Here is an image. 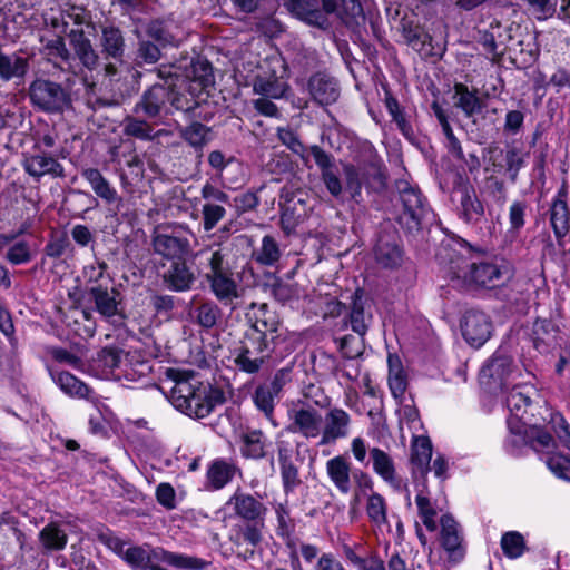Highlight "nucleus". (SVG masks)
Masks as SVG:
<instances>
[{
	"label": "nucleus",
	"mask_w": 570,
	"mask_h": 570,
	"mask_svg": "<svg viewBox=\"0 0 570 570\" xmlns=\"http://www.w3.org/2000/svg\"><path fill=\"white\" fill-rule=\"evenodd\" d=\"M438 258L448 275L463 284L493 288L509 277V269L504 265L480 257L465 242L442 245Z\"/></svg>",
	"instance_id": "nucleus-1"
},
{
	"label": "nucleus",
	"mask_w": 570,
	"mask_h": 570,
	"mask_svg": "<svg viewBox=\"0 0 570 570\" xmlns=\"http://www.w3.org/2000/svg\"><path fill=\"white\" fill-rule=\"evenodd\" d=\"M169 375L173 379L169 400L177 410L190 417H207L215 406L225 402L224 392L218 387L189 379L175 370H169Z\"/></svg>",
	"instance_id": "nucleus-2"
},
{
	"label": "nucleus",
	"mask_w": 570,
	"mask_h": 570,
	"mask_svg": "<svg viewBox=\"0 0 570 570\" xmlns=\"http://www.w3.org/2000/svg\"><path fill=\"white\" fill-rule=\"evenodd\" d=\"M227 505L244 522L234 528L232 541L235 544L247 543L253 548L259 546L264 538L263 532L268 513V508L262 498L238 488L227 501Z\"/></svg>",
	"instance_id": "nucleus-3"
},
{
	"label": "nucleus",
	"mask_w": 570,
	"mask_h": 570,
	"mask_svg": "<svg viewBox=\"0 0 570 570\" xmlns=\"http://www.w3.org/2000/svg\"><path fill=\"white\" fill-rule=\"evenodd\" d=\"M401 203L397 223L409 234L420 232L431 215V208L421 190L406 180H397Z\"/></svg>",
	"instance_id": "nucleus-4"
},
{
	"label": "nucleus",
	"mask_w": 570,
	"mask_h": 570,
	"mask_svg": "<svg viewBox=\"0 0 570 570\" xmlns=\"http://www.w3.org/2000/svg\"><path fill=\"white\" fill-rule=\"evenodd\" d=\"M198 255L206 257L208 271L204 277L214 296L225 305L232 304L235 298L239 297V293L238 285L225 261V255L220 249H204Z\"/></svg>",
	"instance_id": "nucleus-5"
},
{
	"label": "nucleus",
	"mask_w": 570,
	"mask_h": 570,
	"mask_svg": "<svg viewBox=\"0 0 570 570\" xmlns=\"http://www.w3.org/2000/svg\"><path fill=\"white\" fill-rule=\"evenodd\" d=\"M248 327L244 334L275 348L281 336L282 322L278 314L266 303H250L245 313Z\"/></svg>",
	"instance_id": "nucleus-6"
},
{
	"label": "nucleus",
	"mask_w": 570,
	"mask_h": 570,
	"mask_svg": "<svg viewBox=\"0 0 570 570\" xmlns=\"http://www.w3.org/2000/svg\"><path fill=\"white\" fill-rule=\"evenodd\" d=\"M33 106L46 112H62L71 107L70 92L60 83L47 79H36L29 87Z\"/></svg>",
	"instance_id": "nucleus-7"
},
{
	"label": "nucleus",
	"mask_w": 570,
	"mask_h": 570,
	"mask_svg": "<svg viewBox=\"0 0 570 570\" xmlns=\"http://www.w3.org/2000/svg\"><path fill=\"white\" fill-rule=\"evenodd\" d=\"M274 347L243 334L237 347L234 350L235 366L247 374H256L261 371Z\"/></svg>",
	"instance_id": "nucleus-8"
},
{
	"label": "nucleus",
	"mask_w": 570,
	"mask_h": 570,
	"mask_svg": "<svg viewBox=\"0 0 570 570\" xmlns=\"http://www.w3.org/2000/svg\"><path fill=\"white\" fill-rule=\"evenodd\" d=\"M187 234H190L189 229L183 226L174 228L170 233L166 230L155 233L151 239L155 254L170 263L186 258L191 249Z\"/></svg>",
	"instance_id": "nucleus-9"
},
{
	"label": "nucleus",
	"mask_w": 570,
	"mask_h": 570,
	"mask_svg": "<svg viewBox=\"0 0 570 570\" xmlns=\"http://www.w3.org/2000/svg\"><path fill=\"white\" fill-rule=\"evenodd\" d=\"M169 100L170 86L154 83L141 94L132 111L146 119H160L171 114Z\"/></svg>",
	"instance_id": "nucleus-10"
},
{
	"label": "nucleus",
	"mask_w": 570,
	"mask_h": 570,
	"mask_svg": "<svg viewBox=\"0 0 570 570\" xmlns=\"http://www.w3.org/2000/svg\"><path fill=\"white\" fill-rule=\"evenodd\" d=\"M461 331L471 346L481 347L491 336L492 322L485 313L470 309L462 317Z\"/></svg>",
	"instance_id": "nucleus-11"
},
{
	"label": "nucleus",
	"mask_w": 570,
	"mask_h": 570,
	"mask_svg": "<svg viewBox=\"0 0 570 570\" xmlns=\"http://www.w3.org/2000/svg\"><path fill=\"white\" fill-rule=\"evenodd\" d=\"M164 286L176 293H185L193 288L197 275L186 259L171 262L161 275Z\"/></svg>",
	"instance_id": "nucleus-12"
},
{
	"label": "nucleus",
	"mask_w": 570,
	"mask_h": 570,
	"mask_svg": "<svg viewBox=\"0 0 570 570\" xmlns=\"http://www.w3.org/2000/svg\"><path fill=\"white\" fill-rule=\"evenodd\" d=\"M95 311L104 318L110 320L115 316L124 317L121 312V293L117 288H108L101 284L94 285L88 289Z\"/></svg>",
	"instance_id": "nucleus-13"
},
{
	"label": "nucleus",
	"mask_w": 570,
	"mask_h": 570,
	"mask_svg": "<svg viewBox=\"0 0 570 570\" xmlns=\"http://www.w3.org/2000/svg\"><path fill=\"white\" fill-rule=\"evenodd\" d=\"M98 41L105 59L124 62L127 46L124 31L118 26L101 24Z\"/></svg>",
	"instance_id": "nucleus-14"
},
{
	"label": "nucleus",
	"mask_w": 570,
	"mask_h": 570,
	"mask_svg": "<svg viewBox=\"0 0 570 570\" xmlns=\"http://www.w3.org/2000/svg\"><path fill=\"white\" fill-rule=\"evenodd\" d=\"M311 209L307 198L302 193L293 194L282 207V229L287 235L294 233L296 227L307 218Z\"/></svg>",
	"instance_id": "nucleus-15"
},
{
	"label": "nucleus",
	"mask_w": 570,
	"mask_h": 570,
	"mask_svg": "<svg viewBox=\"0 0 570 570\" xmlns=\"http://www.w3.org/2000/svg\"><path fill=\"white\" fill-rule=\"evenodd\" d=\"M374 257L377 264L385 268H395L403 261V249L396 233L383 232L379 235L374 247Z\"/></svg>",
	"instance_id": "nucleus-16"
},
{
	"label": "nucleus",
	"mask_w": 570,
	"mask_h": 570,
	"mask_svg": "<svg viewBox=\"0 0 570 570\" xmlns=\"http://www.w3.org/2000/svg\"><path fill=\"white\" fill-rule=\"evenodd\" d=\"M549 220L559 245H563L562 239L570 232V210L567 204V191L559 189L553 197L550 209Z\"/></svg>",
	"instance_id": "nucleus-17"
},
{
	"label": "nucleus",
	"mask_w": 570,
	"mask_h": 570,
	"mask_svg": "<svg viewBox=\"0 0 570 570\" xmlns=\"http://www.w3.org/2000/svg\"><path fill=\"white\" fill-rule=\"evenodd\" d=\"M351 417L343 409H331L325 415V424L321 431L320 445H328L335 443L338 439H343L348 434Z\"/></svg>",
	"instance_id": "nucleus-18"
},
{
	"label": "nucleus",
	"mask_w": 570,
	"mask_h": 570,
	"mask_svg": "<svg viewBox=\"0 0 570 570\" xmlns=\"http://www.w3.org/2000/svg\"><path fill=\"white\" fill-rule=\"evenodd\" d=\"M308 91L316 104L328 106L337 101L341 88L335 78L318 72L309 78Z\"/></svg>",
	"instance_id": "nucleus-19"
},
{
	"label": "nucleus",
	"mask_w": 570,
	"mask_h": 570,
	"mask_svg": "<svg viewBox=\"0 0 570 570\" xmlns=\"http://www.w3.org/2000/svg\"><path fill=\"white\" fill-rule=\"evenodd\" d=\"M23 169L30 176L39 180L41 177L49 175L53 178L65 177L62 165L51 155L38 153L26 156L22 161Z\"/></svg>",
	"instance_id": "nucleus-20"
},
{
	"label": "nucleus",
	"mask_w": 570,
	"mask_h": 570,
	"mask_svg": "<svg viewBox=\"0 0 570 570\" xmlns=\"http://www.w3.org/2000/svg\"><path fill=\"white\" fill-rule=\"evenodd\" d=\"M441 544L453 561L463 559L465 549L458 522L450 514L441 517Z\"/></svg>",
	"instance_id": "nucleus-21"
},
{
	"label": "nucleus",
	"mask_w": 570,
	"mask_h": 570,
	"mask_svg": "<svg viewBox=\"0 0 570 570\" xmlns=\"http://www.w3.org/2000/svg\"><path fill=\"white\" fill-rule=\"evenodd\" d=\"M291 419L292 422L287 428L289 432L301 434L306 439H315L321 435L322 416L316 410H295Z\"/></svg>",
	"instance_id": "nucleus-22"
},
{
	"label": "nucleus",
	"mask_w": 570,
	"mask_h": 570,
	"mask_svg": "<svg viewBox=\"0 0 570 570\" xmlns=\"http://www.w3.org/2000/svg\"><path fill=\"white\" fill-rule=\"evenodd\" d=\"M371 304L364 298L362 289H356L351 295V311L348 321L353 332L360 336H364L372 322Z\"/></svg>",
	"instance_id": "nucleus-23"
},
{
	"label": "nucleus",
	"mask_w": 570,
	"mask_h": 570,
	"mask_svg": "<svg viewBox=\"0 0 570 570\" xmlns=\"http://www.w3.org/2000/svg\"><path fill=\"white\" fill-rule=\"evenodd\" d=\"M286 9L296 18L311 26L325 28L327 17L323 14L318 0H284Z\"/></svg>",
	"instance_id": "nucleus-24"
},
{
	"label": "nucleus",
	"mask_w": 570,
	"mask_h": 570,
	"mask_svg": "<svg viewBox=\"0 0 570 570\" xmlns=\"http://www.w3.org/2000/svg\"><path fill=\"white\" fill-rule=\"evenodd\" d=\"M69 40L75 55L81 65L88 70H95L100 63V58L95 50L90 39L86 37L83 30L72 29L69 32Z\"/></svg>",
	"instance_id": "nucleus-25"
},
{
	"label": "nucleus",
	"mask_w": 570,
	"mask_h": 570,
	"mask_svg": "<svg viewBox=\"0 0 570 570\" xmlns=\"http://www.w3.org/2000/svg\"><path fill=\"white\" fill-rule=\"evenodd\" d=\"M51 377L56 385L70 397L86 399L91 402L97 400L94 391L69 372L52 371Z\"/></svg>",
	"instance_id": "nucleus-26"
},
{
	"label": "nucleus",
	"mask_w": 570,
	"mask_h": 570,
	"mask_svg": "<svg viewBox=\"0 0 570 570\" xmlns=\"http://www.w3.org/2000/svg\"><path fill=\"white\" fill-rule=\"evenodd\" d=\"M190 88L202 94L215 82L212 65L204 59L193 60L185 77H181Z\"/></svg>",
	"instance_id": "nucleus-27"
},
{
	"label": "nucleus",
	"mask_w": 570,
	"mask_h": 570,
	"mask_svg": "<svg viewBox=\"0 0 570 570\" xmlns=\"http://www.w3.org/2000/svg\"><path fill=\"white\" fill-rule=\"evenodd\" d=\"M294 456V451L291 446L286 444L278 445L277 459L281 468L284 491L286 493L293 491L301 483Z\"/></svg>",
	"instance_id": "nucleus-28"
},
{
	"label": "nucleus",
	"mask_w": 570,
	"mask_h": 570,
	"mask_svg": "<svg viewBox=\"0 0 570 570\" xmlns=\"http://www.w3.org/2000/svg\"><path fill=\"white\" fill-rule=\"evenodd\" d=\"M326 473L334 487L347 494L352 487L351 463L344 455H336L326 462Z\"/></svg>",
	"instance_id": "nucleus-29"
},
{
	"label": "nucleus",
	"mask_w": 570,
	"mask_h": 570,
	"mask_svg": "<svg viewBox=\"0 0 570 570\" xmlns=\"http://www.w3.org/2000/svg\"><path fill=\"white\" fill-rule=\"evenodd\" d=\"M458 215L465 224L478 225L481 223L484 217V206L474 190L462 189Z\"/></svg>",
	"instance_id": "nucleus-30"
},
{
	"label": "nucleus",
	"mask_w": 570,
	"mask_h": 570,
	"mask_svg": "<svg viewBox=\"0 0 570 570\" xmlns=\"http://www.w3.org/2000/svg\"><path fill=\"white\" fill-rule=\"evenodd\" d=\"M148 120L142 116H126L120 125L122 134L142 141H151L161 136L164 130L155 131L154 126Z\"/></svg>",
	"instance_id": "nucleus-31"
},
{
	"label": "nucleus",
	"mask_w": 570,
	"mask_h": 570,
	"mask_svg": "<svg viewBox=\"0 0 570 570\" xmlns=\"http://www.w3.org/2000/svg\"><path fill=\"white\" fill-rule=\"evenodd\" d=\"M400 29L405 43L412 47V49L420 53L431 51V48L428 49L426 47H431L432 37L419 23L403 18Z\"/></svg>",
	"instance_id": "nucleus-32"
},
{
	"label": "nucleus",
	"mask_w": 570,
	"mask_h": 570,
	"mask_svg": "<svg viewBox=\"0 0 570 570\" xmlns=\"http://www.w3.org/2000/svg\"><path fill=\"white\" fill-rule=\"evenodd\" d=\"M432 459V444L426 436H416L411 448L412 473L425 476L430 471V462Z\"/></svg>",
	"instance_id": "nucleus-33"
},
{
	"label": "nucleus",
	"mask_w": 570,
	"mask_h": 570,
	"mask_svg": "<svg viewBox=\"0 0 570 570\" xmlns=\"http://www.w3.org/2000/svg\"><path fill=\"white\" fill-rule=\"evenodd\" d=\"M370 456L374 472L393 488L400 489L401 480L396 475L394 461L390 454L380 448H373L370 450Z\"/></svg>",
	"instance_id": "nucleus-34"
},
{
	"label": "nucleus",
	"mask_w": 570,
	"mask_h": 570,
	"mask_svg": "<svg viewBox=\"0 0 570 570\" xmlns=\"http://www.w3.org/2000/svg\"><path fill=\"white\" fill-rule=\"evenodd\" d=\"M198 96L199 92L185 83V80H181L177 86L170 87L169 108L184 112L193 111L199 105Z\"/></svg>",
	"instance_id": "nucleus-35"
},
{
	"label": "nucleus",
	"mask_w": 570,
	"mask_h": 570,
	"mask_svg": "<svg viewBox=\"0 0 570 570\" xmlns=\"http://www.w3.org/2000/svg\"><path fill=\"white\" fill-rule=\"evenodd\" d=\"M532 387L514 386L507 395L505 404L510 413L519 421L527 422V410L531 405Z\"/></svg>",
	"instance_id": "nucleus-36"
},
{
	"label": "nucleus",
	"mask_w": 570,
	"mask_h": 570,
	"mask_svg": "<svg viewBox=\"0 0 570 570\" xmlns=\"http://www.w3.org/2000/svg\"><path fill=\"white\" fill-rule=\"evenodd\" d=\"M81 176L90 184L94 193L108 204L117 202V190L109 184L97 168L82 169Z\"/></svg>",
	"instance_id": "nucleus-37"
},
{
	"label": "nucleus",
	"mask_w": 570,
	"mask_h": 570,
	"mask_svg": "<svg viewBox=\"0 0 570 570\" xmlns=\"http://www.w3.org/2000/svg\"><path fill=\"white\" fill-rule=\"evenodd\" d=\"M237 468L233 463L222 459L213 461L206 473L208 485L214 490L223 489L233 480Z\"/></svg>",
	"instance_id": "nucleus-38"
},
{
	"label": "nucleus",
	"mask_w": 570,
	"mask_h": 570,
	"mask_svg": "<svg viewBox=\"0 0 570 570\" xmlns=\"http://www.w3.org/2000/svg\"><path fill=\"white\" fill-rule=\"evenodd\" d=\"M127 356L122 350L116 346H107L98 353L97 363L102 368L105 375L114 373L115 370H121V373L127 376V368L122 370V367L127 366Z\"/></svg>",
	"instance_id": "nucleus-39"
},
{
	"label": "nucleus",
	"mask_w": 570,
	"mask_h": 570,
	"mask_svg": "<svg viewBox=\"0 0 570 570\" xmlns=\"http://www.w3.org/2000/svg\"><path fill=\"white\" fill-rule=\"evenodd\" d=\"M431 107L442 128V132L446 140L445 147L448 151L456 159H464V153L461 147V142L452 130L446 111L438 102H433Z\"/></svg>",
	"instance_id": "nucleus-40"
},
{
	"label": "nucleus",
	"mask_w": 570,
	"mask_h": 570,
	"mask_svg": "<svg viewBox=\"0 0 570 570\" xmlns=\"http://www.w3.org/2000/svg\"><path fill=\"white\" fill-rule=\"evenodd\" d=\"M454 106L463 111L465 117L471 118L482 109V101L474 91L463 83L454 85Z\"/></svg>",
	"instance_id": "nucleus-41"
},
{
	"label": "nucleus",
	"mask_w": 570,
	"mask_h": 570,
	"mask_svg": "<svg viewBox=\"0 0 570 570\" xmlns=\"http://www.w3.org/2000/svg\"><path fill=\"white\" fill-rule=\"evenodd\" d=\"M29 68L28 59L17 55L0 52V78L9 81L14 78H22Z\"/></svg>",
	"instance_id": "nucleus-42"
},
{
	"label": "nucleus",
	"mask_w": 570,
	"mask_h": 570,
	"mask_svg": "<svg viewBox=\"0 0 570 570\" xmlns=\"http://www.w3.org/2000/svg\"><path fill=\"white\" fill-rule=\"evenodd\" d=\"M512 357L504 351H497L491 360L483 365L481 374L502 382L510 375L512 368Z\"/></svg>",
	"instance_id": "nucleus-43"
},
{
	"label": "nucleus",
	"mask_w": 570,
	"mask_h": 570,
	"mask_svg": "<svg viewBox=\"0 0 570 570\" xmlns=\"http://www.w3.org/2000/svg\"><path fill=\"white\" fill-rule=\"evenodd\" d=\"M137 47L134 51V65L142 68L147 65H155L161 58L160 46L153 42L147 38H141L137 35Z\"/></svg>",
	"instance_id": "nucleus-44"
},
{
	"label": "nucleus",
	"mask_w": 570,
	"mask_h": 570,
	"mask_svg": "<svg viewBox=\"0 0 570 570\" xmlns=\"http://www.w3.org/2000/svg\"><path fill=\"white\" fill-rule=\"evenodd\" d=\"M240 452L247 459H262L265 456L266 436L261 430H250L242 434Z\"/></svg>",
	"instance_id": "nucleus-45"
},
{
	"label": "nucleus",
	"mask_w": 570,
	"mask_h": 570,
	"mask_svg": "<svg viewBox=\"0 0 570 570\" xmlns=\"http://www.w3.org/2000/svg\"><path fill=\"white\" fill-rule=\"evenodd\" d=\"M39 540L45 550L60 551L66 548L68 535L57 523H49L40 531Z\"/></svg>",
	"instance_id": "nucleus-46"
},
{
	"label": "nucleus",
	"mask_w": 570,
	"mask_h": 570,
	"mask_svg": "<svg viewBox=\"0 0 570 570\" xmlns=\"http://www.w3.org/2000/svg\"><path fill=\"white\" fill-rule=\"evenodd\" d=\"M281 256L282 250L279 248V245L276 242V239L271 235H266L263 237L261 247L257 248L253 254V257L256 261V263L263 266H275L279 261Z\"/></svg>",
	"instance_id": "nucleus-47"
},
{
	"label": "nucleus",
	"mask_w": 570,
	"mask_h": 570,
	"mask_svg": "<svg viewBox=\"0 0 570 570\" xmlns=\"http://www.w3.org/2000/svg\"><path fill=\"white\" fill-rule=\"evenodd\" d=\"M389 387L395 399H401L407 387L406 374L397 357L389 356Z\"/></svg>",
	"instance_id": "nucleus-48"
},
{
	"label": "nucleus",
	"mask_w": 570,
	"mask_h": 570,
	"mask_svg": "<svg viewBox=\"0 0 570 570\" xmlns=\"http://www.w3.org/2000/svg\"><path fill=\"white\" fill-rule=\"evenodd\" d=\"M385 107L403 136L407 139H412L414 137L413 127L406 119V116L403 109L400 107L396 98L390 94H386Z\"/></svg>",
	"instance_id": "nucleus-49"
},
{
	"label": "nucleus",
	"mask_w": 570,
	"mask_h": 570,
	"mask_svg": "<svg viewBox=\"0 0 570 570\" xmlns=\"http://www.w3.org/2000/svg\"><path fill=\"white\" fill-rule=\"evenodd\" d=\"M366 514L377 528L387 524V504L381 494L374 492L367 498Z\"/></svg>",
	"instance_id": "nucleus-50"
},
{
	"label": "nucleus",
	"mask_w": 570,
	"mask_h": 570,
	"mask_svg": "<svg viewBox=\"0 0 570 570\" xmlns=\"http://www.w3.org/2000/svg\"><path fill=\"white\" fill-rule=\"evenodd\" d=\"M253 88L256 94L273 99L281 98L285 91L284 83L275 76L268 78L261 75L256 76Z\"/></svg>",
	"instance_id": "nucleus-51"
},
{
	"label": "nucleus",
	"mask_w": 570,
	"mask_h": 570,
	"mask_svg": "<svg viewBox=\"0 0 570 570\" xmlns=\"http://www.w3.org/2000/svg\"><path fill=\"white\" fill-rule=\"evenodd\" d=\"M209 128L200 122L180 129L181 138L196 149H202L209 140Z\"/></svg>",
	"instance_id": "nucleus-52"
},
{
	"label": "nucleus",
	"mask_w": 570,
	"mask_h": 570,
	"mask_svg": "<svg viewBox=\"0 0 570 570\" xmlns=\"http://www.w3.org/2000/svg\"><path fill=\"white\" fill-rule=\"evenodd\" d=\"M277 138L292 153L299 156L303 160H307L308 149L299 140L298 135L291 127H278Z\"/></svg>",
	"instance_id": "nucleus-53"
},
{
	"label": "nucleus",
	"mask_w": 570,
	"mask_h": 570,
	"mask_svg": "<svg viewBox=\"0 0 570 570\" xmlns=\"http://www.w3.org/2000/svg\"><path fill=\"white\" fill-rule=\"evenodd\" d=\"M415 503L417 505L419 515L425 528L431 532L435 531L438 528L435 522L438 513L424 490L417 493Z\"/></svg>",
	"instance_id": "nucleus-54"
},
{
	"label": "nucleus",
	"mask_w": 570,
	"mask_h": 570,
	"mask_svg": "<svg viewBox=\"0 0 570 570\" xmlns=\"http://www.w3.org/2000/svg\"><path fill=\"white\" fill-rule=\"evenodd\" d=\"M222 316V311L214 302H204L195 308L196 322L203 328L214 327Z\"/></svg>",
	"instance_id": "nucleus-55"
},
{
	"label": "nucleus",
	"mask_w": 570,
	"mask_h": 570,
	"mask_svg": "<svg viewBox=\"0 0 570 570\" xmlns=\"http://www.w3.org/2000/svg\"><path fill=\"white\" fill-rule=\"evenodd\" d=\"M525 154L517 147H509L504 154L505 173L511 183H515L521 168L525 165Z\"/></svg>",
	"instance_id": "nucleus-56"
},
{
	"label": "nucleus",
	"mask_w": 570,
	"mask_h": 570,
	"mask_svg": "<svg viewBox=\"0 0 570 570\" xmlns=\"http://www.w3.org/2000/svg\"><path fill=\"white\" fill-rule=\"evenodd\" d=\"M364 336L344 335L335 338L342 355L348 360H354L362 355L364 350Z\"/></svg>",
	"instance_id": "nucleus-57"
},
{
	"label": "nucleus",
	"mask_w": 570,
	"mask_h": 570,
	"mask_svg": "<svg viewBox=\"0 0 570 570\" xmlns=\"http://www.w3.org/2000/svg\"><path fill=\"white\" fill-rule=\"evenodd\" d=\"M278 397L265 384L258 385L254 392L253 401L256 407L262 411L266 417H271L274 411V400Z\"/></svg>",
	"instance_id": "nucleus-58"
},
{
	"label": "nucleus",
	"mask_w": 570,
	"mask_h": 570,
	"mask_svg": "<svg viewBox=\"0 0 570 570\" xmlns=\"http://www.w3.org/2000/svg\"><path fill=\"white\" fill-rule=\"evenodd\" d=\"M147 39H153L160 47L175 45V37L169 32L164 22L154 20L146 27Z\"/></svg>",
	"instance_id": "nucleus-59"
},
{
	"label": "nucleus",
	"mask_w": 570,
	"mask_h": 570,
	"mask_svg": "<svg viewBox=\"0 0 570 570\" xmlns=\"http://www.w3.org/2000/svg\"><path fill=\"white\" fill-rule=\"evenodd\" d=\"M546 464L548 469L559 479L570 482V458L553 453L547 456Z\"/></svg>",
	"instance_id": "nucleus-60"
},
{
	"label": "nucleus",
	"mask_w": 570,
	"mask_h": 570,
	"mask_svg": "<svg viewBox=\"0 0 570 570\" xmlns=\"http://www.w3.org/2000/svg\"><path fill=\"white\" fill-rule=\"evenodd\" d=\"M483 193L500 207L507 200V190L504 183L497 176H489L484 180Z\"/></svg>",
	"instance_id": "nucleus-61"
},
{
	"label": "nucleus",
	"mask_w": 570,
	"mask_h": 570,
	"mask_svg": "<svg viewBox=\"0 0 570 570\" xmlns=\"http://www.w3.org/2000/svg\"><path fill=\"white\" fill-rule=\"evenodd\" d=\"M501 548L507 557L518 558L523 553V537L515 531L507 532L502 535Z\"/></svg>",
	"instance_id": "nucleus-62"
},
{
	"label": "nucleus",
	"mask_w": 570,
	"mask_h": 570,
	"mask_svg": "<svg viewBox=\"0 0 570 570\" xmlns=\"http://www.w3.org/2000/svg\"><path fill=\"white\" fill-rule=\"evenodd\" d=\"M124 560L134 569L148 570L147 544L128 547Z\"/></svg>",
	"instance_id": "nucleus-63"
},
{
	"label": "nucleus",
	"mask_w": 570,
	"mask_h": 570,
	"mask_svg": "<svg viewBox=\"0 0 570 570\" xmlns=\"http://www.w3.org/2000/svg\"><path fill=\"white\" fill-rule=\"evenodd\" d=\"M6 258L13 265L29 263L32 258L29 243L24 240L14 243L8 248Z\"/></svg>",
	"instance_id": "nucleus-64"
}]
</instances>
